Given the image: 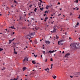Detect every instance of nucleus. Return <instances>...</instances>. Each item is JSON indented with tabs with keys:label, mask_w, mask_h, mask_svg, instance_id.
<instances>
[{
	"label": "nucleus",
	"mask_w": 80,
	"mask_h": 80,
	"mask_svg": "<svg viewBox=\"0 0 80 80\" xmlns=\"http://www.w3.org/2000/svg\"><path fill=\"white\" fill-rule=\"evenodd\" d=\"M72 46L71 47V48L74 50L80 48V45L78 43H76L75 42H73L72 43Z\"/></svg>",
	"instance_id": "nucleus-1"
},
{
	"label": "nucleus",
	"mask_w": 80,
	"mask_h": 80,
	"mask_svg": "<svg viewBox=\"0 0 80 80\" xmlns=\"http://www.w3.org/2000/svg\"><path fill=\"white\" fill-rule=\"evenodd\" d=\"M35 35V32H34L33 33H31L28 34L27 36L28 39V37H30V38H33V35Z\"/></svg>",
	"instance_id": "nucleus-2"
},
{
	"label": "nucleus",
	"mask_w": 80,
	"mask_h": 80,
	"mask_svg": "<svg viewBox=\"0 0 80 80\" xmlns=\"http://www.w3.org/2000/svg\"><path fill=\"white\" fill-rule=\"evenodd\" d=\"M26 61H28V58H27V57H25L24 58V59H23V61L24 62H26Z\"/></svg>",
	"instance_id": "nucleus-3"
},
{
	"label": "nucleus",
	"mask_w": 80,
	"mask_h": 80,
	"mask_svg": "<svg viewBox=\"0 0 80 80\" xmlns=\"http://www.w3.org/2000/svg\"><path fill=\"white\" fill-rule=\"evenodd\" d=\"M60 42H64V41H65V39H64V38L62 37V39L60 40Z\"/></svg>",
	"instance_id": "nucleus-4"
},
{
	"label": "nucleus",
	"mask_w": 80,
	"mask_h": 80,
	"mask_svg": "<svg viewBox=\"0 0 80 80\" xmlns=\"http://www.w3.org/2000/svg\"><path fill=\"white\" fill-rule=\"evenodd\" d=\"M62 42H60V41L58 42V44L59 45H63V43H62Z\"/></svg>",
	"instance_id": "nucleus-5"
},
{
	"label": "nucleus",
	"mask_w": 80,
	"mask_h": 80,
	"mask_svg": "<svg viewBox=\"0 0 80 80\" xmlns=\"http://www.w3.org/2000/svg\"><path fill=\"white\" fill-rule=\"evenodd\" d=\"M45 42H46V43L47 44H48H48H50V41H45Z\"/></svg>",
	"instance_id": "nucleus-6"
},
{
	"label": "nucleus",
	"mask_w": 80,
	"mask_h": 80,
	"mask_svg": "<svg viewBox=\"0 0 80 80\" xmlns=\"http://www.w3.org/2000/svg\"><path fill=\"white\" fill-rule=\"evenodd\" d=\"M54 28V29L52 31V33H55V32H56V30H57V29H56L55 28Z\"/></svg>",
	"instance_id": "nucleus-7"
},
{
	"label": "nucleus",
	"mask_w": 80,
	"mask_h": 80,
	"mask_svg": "<svg viewBox=\"0 0 80 80\" xmlns=\"http://www.w3.org/2000/svg\"><path fill=\"white\" fill-rule=\"evenodd\" d=\"M70 55V53H67L65 56L64 57H67L68 56H69V55Z\"/></svg>",
	"instance_id": "nucleus-8"
},
{
	"label": "nucleus",
	"mask_w": 80,
	"mask_h": 80,
	"mask_svg": "<svg viewBox=\"0 0 80 80\" xmlns=\"http://www.w3.org/2000/svg\"><path fill=\"white\" fill-rule=\"evenodd\" d=\"M55 52V50H53V51H51L50 50L49 51V52L50 53H53Z\"/></svg>",
	"instance_id": "nucleus-9"
},
{
	"label": "nucleus",
	"mask_w": 80,
	"mask_h": 80,
	"mask_svg": "<svg viewBox=\"0 0 80 80\" xmlns=\"http://www.w3.org/2000/svg\"><path fill=\"white\" fill-rule=\"evenodd\" d=\"M76 8H77L76 9L77 10H78L79 9V8H77V7H76L75 8H73V10H75Z\"/></svg>",
	"instance_id": "nucleus-10"
},
{
	"label": "nucleus",
	"mask_w": 80,
	"mask_h": 80,
	"mask_svg": "<svg viewBox=\"0 0 80 80\" xmlns=\"http://www.w3.org/2000/svg\"><path fill=\"white\" fill-rule=\"evenodd\" d=\"M25 70H27V68L24 67L23 68L22 70H23V71H25Z\"/></svg>",
	"instance_id": "nucleus-11"
},
{
	"label": "nucleus",
	"mask_w": 80,
	"mask_h": 80,
	"mask_svg": "<svg viewBox=\"0 0 80 80\" xmlns=\"http://www.w3.org/2000/svg\"><path fill=\"white\" fill-rule=\"evenodd\" d=\"M52 77L53 78H54V79H55V78H57V76H54V75H53L52 76Z\"/></svg>",
	"instance_id": "nucleus-12"
},
{
	"label": "nucleus",
	"mask_w": 80,
	"mask_h": 80,
	"mask_svg": "<svg viewBox=\"0 0 80 80\" xmlns=\"http://www.w3.org/2000/svg\"><path fill=\"white\" fill-rule=\"evenodd\" d=\"M53 28H56V29H57V28H58V26H57V25L55 26Z\"/></svg>",
	"instance_id": "nucleus-13"
},
{
	"label": "nucleus",
	"mask_w": 80,
	"mask_h": 80,
	"mask_svg": "<svg viewBox=\"0 0 80 80\" xmlns=\"http://www.w3.org/2000/svg\"><path fill=\"white\" fill-rule=\"evenodd\" d=\"M78 25H79V23L78 22L74 27H78Z\"/></svg>",
	"instance_id": "nucleus-14"
},
{
	"label": "nucleus",
	"mask_w": 80,
	"mask_h": 80,
	"mask_svg": "<svg viewBox=\"0 0 80 80\" xmlns=\"http://www.w3.org/2000/svg\"><path fill=\"white\" fill-rule=\"evenodd\" d=\"M32 63H33V64H35V63H36V62L35 61H32Z\"/></svg>",
	"instance_id": "nucleus-15"
},
{
	"label": "nucleus",
	"mask_w": 80,
	"mask_h": 80,
	"mask_svg": "<svg viewBox=\"0 0 80 80\" xmlns=\"http://www.w3.org/2000/svg\"><path fill=\"white\" fill-rule=\"evenodd\" d=\"M12 40H9V44H10V43H11L12 42Z\"/></svg>",
	"instance_id": "nucleus-16"
},
{
	"label": "nucleus",
	"mask_w": 80,
	"mask_h": 80,
	"mask_svg": "<svg viewBox=\"0 0 80 80\" xmlns=\"http://www.w3.org/2000/svg\"><path fill=\"white\" fill-rule=\"evenodd\" d=\"M14 27V26H13L12 27V26H11V27H9V29L10 28H12V29H13V27Z\"/></svg>",
	"instance_id": "nucleus-17"
},
{
	"label": "nucleus",
	"mask_w": 80,
	"mask_h": 80,
	"mask_svg": "<svg viewBox=\"0 0 80 80\" xmlns=\"http://www.w3.org/2000/svg\"><path fill=\"white\" fill-rule=\"evenodd\" d=\"M37 8H35V9L34 10V11L35 12H37Z\"/></svg>",
	"instance_id": "nucleus-18"
},
{
	"label": "nucleus",
	"mask_w": 80,
	"mask_h": 80,
	"mask_svg": "<svg viewBox=\"0 0 80 80\" xmlns=\"http://www.w3.org/2000/svg\"><path fill=\"white\" fill-rule=\"evenodd\" d=\"M5 70V68H2V70Z\"/></svg>",
	"instance_id": "nucleus-19"
},
{
	"label": "nucleus",
	"mask_w": 80,
	"mask_h": 80,
	"mask_svg": "<svg viewBox=\"0 0 80 80\" xmlns=\"http://www.w3.org/2000/svg\"><path fill=\"white\" fill-rule=\"evenodd\" d=\"M35 44H37V43H38V42H37V41H35Z\"/></svg>",
	"instance_id": "nucleus-20"
},
{
	"label": "nucleus",
	"mask_w": 80,
	"mask_h": 80,
	"mask_svg": "<svg viewBox=\"0 0 80 80\" xmlns=\"http://www.w3.org/2000/svg\"><path fill=\"white\" fill-rule=\"evenodd\" d=\"M2 50H3V48H0V52H1V51H2Z\"/></svg>",
	"instance_id": "nucleus-21"
},
{
	"label": "nucleus",
	"mask_w": 80,
	"mask_h": 80,
	"mask_svg": "<svg viewBox=\"0 0 80 80\" xmlns=\"http://www.w3.org/2000/svg\"><path fill=\"white\" fill-rule=\"evenodd\" d=\"M59 38V37L58 36L56 35V39H58Z\"/></svg>",
	"instance_id": "nucleus-22"
},
{
	"label": "nucleus",
	"mask_w": 80,
	"mask_h": 80,
	"mask_svg": "<svg viewBox=\"0 0 80 80\" xmlns=\"http://www.w3.org/2000/svg\"><path fill=\"white\" fill-rule=\"evenodd\" d=\"M47 7H46V9H48V7H49V6H47Z\"/></svg>",
	"instance_id": "nucleus-23"
},
{
	"label": "nucleus",
	"mask_w": 80,
	"mask_h": 80,
	"mask_svg": "<svg viewBox=\"0 0 80 80\" xmlns=\"http://www.w3.org/2000/svg\"><path fill=\"white\" fill-rule=\"evenodd\" d=\"M14 53H15V54H17V52L15 51L14 52Z\"/></svg>",
	"instance_id": "nucleus-24"
},
{
	"label": "nucleus",
	"mask_w": 80,
	"mask_h": 80,
	"mask_svg": "<svg viewBox=\"0 0 80 80\" xmlns=\"http://www.w3.org/2000/svg\"><path fill=\"white\" fill-rule=\"evenodd\" d=\"M35 28V29H36V30H38V28Z\"/></svg>",
	"instance_id": "nucleus-25"
},
{
	"label": "nucleus",
	"mask_w": 80,
	"mask_h": 80,
	"mask_svg": "<svg viewBox=\"0 0 80 80\" xmlns=\"http://www.w3.org/2000/svg\"><path fill=\"white\" fill-rule=\"evenodd\" d=\"M32 5H30L29 6V7H30V8H32Z\"/></svg>",
	"instance_id": "nucleus-26"
},
{
	"label": "nucleus",
	"mask_w": 80,
	"mask_h": 80,
	"mask_svg": "<svg viewBox=\"0 0 80 80\" xmlns=\"http://www.w3.org/2000/svg\"><path fill=\"white\" fill-rule=\"evenodd\" d=\"M34 55L35 58H36V57H37V55H35L34 54Z\"/></svg>",
	"instance_id": "nucleus-27"
},
{
	"label": "nucleus",
	"mask_w": 80,
	"mask_h": 80,
	"mask_svg": "<svg viewBox=\"0 0 80 80\" xmlns=\"http://www.w3.org/2000/svg\"><path fill=\"white\" fill-rule=\"evenodd\" d=\"M45 62H47V59H46L45 60Z\"/></svg>",
	"instance_id": "nucleus-28"
},
{
	"label": "nucleus",
	"mask_w": 80,
	"mask_h": 80,
	"mask_svg": "<svg viewBox=\"0 0 80 80\" xmlns=\"http://www.w3.org/2000/svg\"><path fill=\"white\" fill-rule=\"evenodd\" d=\"M78 75H80V72H78L77 73Z\"/></svg>",
	"instance_id": "nucleus-29"
},
{
	"label": "nucleus",
	"mask_w": 80,
	"mask_h": 80,
	"mask_svg": "<svg viewBox=\"0 0 80 80\" xmlns=\"http://www.w3.org/2000/svg\"><path fill=\"white\" fill-rule=\"evenodd\" d=\"M45 20H47V19H48V17H47L45 18Z\"/></svg>",
	"instance_id": "nucleus-30"
},
{
	"label": "nucleus",
	"mask_w": 80,
	"mask_h": 80,
	"mask_svg": "<svg viewBox=\"0 0 80 80\" xmlns=\"http://www.w3.org/2000/svg\"><path fill=\"white\" fill-rule=\"evenodd\" d=\"M72 15V13L71 12H70V16H71V15Z\"/></svg>",
	"instance_id": "nucleus-31"
},
{
	"label": "nucleus",
	"mask_w": 80,
	"mask_h": 80,
	"mask_svg": "<svg viewBox=\"0 0 80 80\" xmlns=\"http://www.w3.org/2000/svg\"><path fill=\"white\" fill-rule=\"evenodd\" d=\"M50 60H51V61H53V59H52V58H51L50 59Z\"/></svg>",
	"instance_id": "nucleus-32"
},
{
	"label": "nucleus",
	"mask_w": 80,
	"mask_h": 80,
	"mask_svg": "<svg viewBox=\"0 0 80 80\" xmlns=\"http://www.w3.org/2000/svg\"><path fill=\"white\" fill-rule=\"evenodd\" d=\"M14 2L15 3H17V1H16L15 0L14 1Z\"/></svg>",
	"instance_id": "nucleus-33"
},
{
	"label": "nucleus",
	"mask_w": 80,
	"mask_h": 80,
	"mask_svg": "<svg viewBox=\"0 0 80 80\" xmlns=\"http://www.w3.org/2000/svg\"><path fill=\"white\" fill-rule=\"evenodd\" d=\"M40 10H42V11H43V9H42V8H40Z\"/></svg>",
	"instance_id": "nucleus-34"
},
{
	"label": "nucleus",
	"mask_w": 80,
	"mask_h": 80,
	"mask_svg": "<svg viewBox=\"0 0 80 80\" xmlns=\"http://www.w3.org/2000/svg\"><path fill=\"white\" fill-rule=\"evenodd\" d=\"M70 77L72 78H73V76H70Z\"/></svg>",
	"instance_id": "nucleus-35"
},
{
	"label": "nucleus",
	"mask_w": 80,
	"mask_h": 80,
	"mask_svg": "<svg viewBox=\"0 0 80 80\" xmlns=\"http://www.w3.org/2000/svg\"><path fill=\"white\" fill-rule=\"evenodd\" d=\"M78 18H79V19H80V15H79V17H78Z\"/></svg>",
	"instance_id": "nucleus-36"
},
{
	"label": "nucleus",
	"mask_w": 80,
	"mask_h": 80,
	"mask_svg": "<svg viewBox=\"0 0 80 80\" xmlns=\"http://www.w3.org/2000/svg\"><path fill=\"white\" fill-rule=\"evenodd\" d=\"M22 20V17H20V19H19V20Z\"/></svg>",
	"instance_id": "nucleus-37"
},
{
	"label": "nucleus",
	"mask_w": 80,
	"mask_h": 80,
	"mask_svg": "<svg viewBox=\"0 0 80 80\" xmlns=\"http://www.w3.org/2000/svg\"><path fill=\"white\" fill-rule=\"evenodd\" d=\"M60 2H58V5H60Z\"/></svg>",
	"instance_id": "nucleus-38"
},
{
	"label": "nucleus",
	"mask_w": 80,
	"mask_h": 80,
	"mask_svg": "<svg viewBox=\"0 0 80 80\" xmlns=\"http://www.w3.org/2000/svg\"><path fill=\"white\" fill-rule=\"evenodd\" d=\"M76 3H78V0H76Z\"/></svg>",
	"instance_id": "nucleus-39"
},
{
	"label": "nucleus",
	"mask_w": 80,
	"mask_h": 80,
	"mask_svg": "<svg viewBox=\"0 0 80 80\" xmlns=\"http://www.w3.org/2000/svg\"><path fill=\"white\" fill-rule=\"evenodd\" d=\"M44 70H45V71H47V69H44Z\"/></svg>",
	"instance_id": "nucleus-40"
},
{
	"label": "nucleus",
	"mask_w": 80,
	"mask_h": 80,
	"mask_svg": "<svg viewBox=\"0 0 80 80\" xmlns=\"http://www.w3.org/2000/svg\"><path fill=\"white\" fill-rule=\"evenodd\" d=\"M17 78L18 79V78H19V77L18 76H17Z\"/></svg>",
	"instance_id": "nucleus-41"
},
{
	"label": "nucleus",
	"mask_w": 80,
	"mask_h": 80,
	"mask_svg": "<svg viewBox=\"0 0 80 80\" xmlns=\"http://www.w3.org/2000/svg\"><path fill=\"white\" fill-rule=\"evenodd\" d=\"M45 51H43V54H45Z\"/></svg>",
	"instance_id": "nucleus-42"
},
{
	"label": "nucleus",
	"mask_w": 80,
	"mask_h": 80,
	"mask_svg": "<svg viewBox=\"0 0 80 80\" xmlns=\"http://www.w3.org/2000/svg\"><path fill=\"white\" fill-rule=\"evenodd\" d=\"M11 7H13V4L11 6Z\"/></svg>",
	"instance_id": "nucleus-43"
},
{
	"label": "nucleus",
	"mask_w": 80,
	"mask_h": 80,
	"mask_svg": "<svg viewBox=\"0 0 80 80\" xmlns=\"http://www.w3.org/2000/svg\"><path fill=\"white\" fill-rule=\"evenodd\" d=\"M52 68H53V67L52 66H51V70L52 69Z\"/></svg>",
	"instance_id": "nucleus-44"
},
{
	"label": "nucleus",
	"mask_w": 80,
	"mask_h": 80,
	"mask_svg": "<svg viewBox=\"0 0 80 80\" xmlns=\"http://www.w3.org/2000/svg\"><path fill=\"white\" fill-rule=\"evenodd\" d=\"M15 40V38H13L12 40V41H13Z\"/></svg>",
	"instance_id": "nucleus-45"
},
{
	"label": "nucleus",
	"mask_w": 80,
	"mask_h": 80,
	"mask_svg": "<svg viewBox=\"0 0 80 80\" xmlns=\"http://www.w3.org/2000/svg\"><path fill=\"white\" fill-rule=\"evenodd\" d=\"M42 48L43 49H44L45 48L44 47H42Z\"/></svg>",
	"instance_id": "nucleus-46"
},
{
	"label": "nucleus",
	"mask_w": 80,
	"mask_h": 80,
	"mask_svg": "<svg viewBox=\"0 0 80 80\" xmlns=\"http://www.w3.org/2000/svg\"><path fill=\"white\" fill-rule=\"evenodd\" d=\"M65 53V52L64 51H63L62 52V53Z\"/></svg>",
	"instance_id": "nucleus-47"
},
{
	"label": "nucleus",
	"mask_w": 80,
	"mask_h": 80,
	"mask_svg": "<svg viewBox=\"0 0 80 80\" xmlns=\"http://www.w3.org/2000/svg\"><path fill=\"white\" fill-rule=\"evenodd\" d=\"M47 11H45V13H47Z\"/></svg>",
	"instance_id": "nucleus-48"
},
{
	"label": "nucleus",
	"mask_w": 80,
	"mask_h": 80,
	"mask_svg": "<svg viewBox=\"0 0 80 80\" xmlns=\"http://www.w3.org/2000/svg\"><path fill=\"white\" fill-rule=\"evenodd\" d=\"M51 67L53 66V64H51Z\"/></svg>",
	"instance_id": "nucleus-49"
},
{
	"label": "nucleus",
	"mask_w": 80,
	"mask_h": 80,
	"mask_svg": "<svg viewBox=\"0 0 80 80\" xmlns=\"http://www.w3.org/2000/svg\"><path fill=\"white\" fill-rule=\"evenodd\" d=\"M47 70H49V68H47Z\"/></svg>",
	"instance_id": "nucleus-50"
},
{
	"label": "nucleus",
	"mask_w": 80,
	"mask_h": 80,
	"mask_svg": "<svg viewBox=\"0 0 80 80\" xmlns=\"http://www.w3.org/2000/svg\"><path fill=\"white\" fill-rule=\"evenodd\" d=\"M13 35H14V34H15V32H13Z\"/></svg>",
	"instance_id": "nucleus-51"
},
{
	"label": "nucleus",
	"mask_w": 80,
	"mask_h": 80,
	"mask_svg": "<svg viewBox=\"0 0 80 80\" xmlns=\"http://www.w3.org/2000/svg\"><path fill=\"white\" fill-rule=\"evenodd\" d=\"M5 9H6V10H7V7H6V8H5Z\"/></svg>",
	"instance_id": "nucleus-52"
},
{
	"label": "nucleus",
	"mask_w": 80,
	"mask_h": 80,
	"mask_svg": "<svg viewBox=\"0 0 80 80\" xmlns=\"http://www.w3.org/2000/svg\"><path fill=\"white\" fill-rule=\"evenodd\" d=\"M72 44L71 43L70 45V46H72Z\"/></svg>",
	"instance_id": "nucleus-53"
},
{
	"label": "nucleus",
	"mask_w": 80,
	"mask_h": 80,
	"mask_svg": "<svg viewBox=\"0 0 80 80\" xmlns=\"http://www.w3.org/2000/svg\"><path fill=\"white\" fill-rule=\"evenodd\" d=\"M69 38V39H70H70H71V38L70 37Z\"/></svg>",
	"instance_id": "nucleus-54"
},
{
	"label": "nucleus",
	"mask_w": 80,
	"mask_h": 80,
	"mask_svg": "<svg viewBox=\"0 0 80 80\" xmlns=\"http://www.w3.org/2000/svg\"><path fill=\"white\" fill-rule=\"evenodd\" d=\"M14 50L15 52V48H14Z\"/></svg>",
	"instance_id": "nucleus-55"
},
{
	"label": "nucleus",
	"mask_w": 80,
	"mask_h": 80,
	"mask_svg": "<svg viewBox=\"0 0 80 80\" xmlns=\"http://www.w3.org/2000/svg\"><path fill=\"white\" fill-rule=\"evenodd\" d=\"M31 19H32V20H34V19L33 18H31Z\"/></svg>",
	"instance_id": "nucleus-56"
},
{
	"label": "nucleus",
	"mask_w": 80,
	"mask_h": 80,
	"mask_svg": "<svg viewBox=\"0 0 80 80\" xmlns=\"http://www.w3.org/2000/svg\"><path fill=\"white\" fill-rule=\"evenodd\" d=\"M16 28H14V27H13V29H15Z\"/></svg>",
	"instance_id": "nucleus-57"
},
{
	"label": "nucleus",
	"mask_w": 80,
	"mask_h": 80,
	"mask_svg": "<svg viewBox=\"0 0 80 80\" xmlns=\"http://www.w3.org/2000/svg\"><path fill=\"white\" fill-rule=\"evenodd\" d=\"M41 57L42 58V55H41Z\"/></svg>",
	"instance_id": "nucleus-58"
},
{
	"label": "nucleus",
	"mask_w": 80,
	"mask_h": 80,
	"mask_svg": "<svg viewBox=\"0 0 80 80\" xmlns=\"http://www.w3.org/2000/svg\"><path fill=\"white\" fill-rule=\"evenodd\" d=\"M32 40H30V42H32Z\"/></svg>",
	"instance_id": "nucleus-59"
},
{
	"label": "nucleus",
	"mask_w": 80,
	"mask_h": 80,
	"mask_svg": "<svg viewBox=\"0 0 80 80\" xmlns=\"http://www.w3.org/2000/svg\"><path fill=\"white\" fill-rule=\"evenodd\" d=\"M46 15V14H44V16H45Z\"/></svg>",
	"instance_id": "nucleus-60"
},
{
	"label": "nucleus",
	"mask_w": 80,
	"mask_h": 80,
	"mask_svg": "<svg viewBox=\"0 0 80 80\" xmlns=\"http://www.w3.org/2000/svg\"><path fill=\"white\" fill-rule=\"evenodd\" d=\"M40 2H41V3H42V1H41Z\"/></svg>",
	"instance_id": "nucleus-61"
},
{
	"label": "nucleus",
	"mask_w": 80,
	"mask_h": 80,
	"mask_svg": "<svg viewBox=\"0 0 80 80\" xmlns=\"http://www.w3.org/2000/svg\"><path fill=\"white\" fill-rule=\"evenodd\" d=\"M15 80V78H14V79H13V80Z\"/></svg>",
	"instance_id": "nucleus-62"
},
{
	"label": "nucleus",
	"mask_w": 80,
	"mask_h": 80,
	"mask_svg": "<svg viewBox=\"0 0 80 80\" xmlns=\"http://www.w3.org/2000/svg\"><path fill=\"white\" fill-rule=\"evenodd\" d=\"M18 80V79L17 78L15 79V80Z\"/></svg>",
	"instance_id": "nucleus-63"
},
{
	"label": "nucleus",
	"mask_w": 80,
	"mask_h": 80,
	"mask_svg": "<svg viewBox=\"0 0 80 80\" xmlns=\"http://www.w3.org/2000/svg\"><path fill=\"white\" fill-rule=\"evenodd\" d=\"M10 80H13V79H11Z\"/></svg>",
	"instance_id": "nucleus-64"
}]
</instances>
